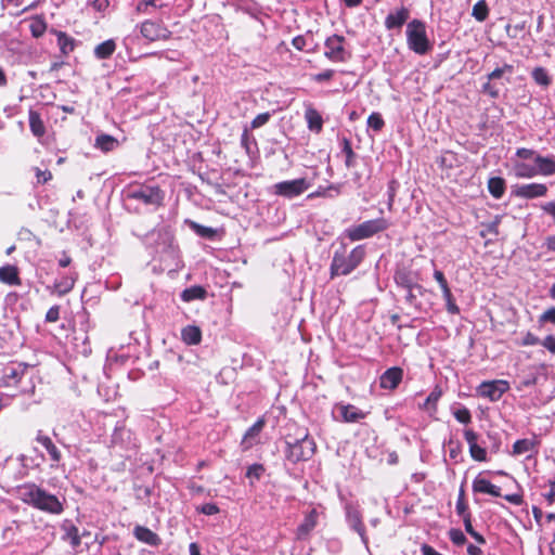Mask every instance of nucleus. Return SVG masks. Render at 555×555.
I'll return each instance as SVG.
<instances>
[{
    "label": "nucleus",
    "mask_w": 555,
    "mask_h": 555,
    "mask_svg": "<svg viewBox=\"0 0 555 555\" xmlns=\"http://www.w3.org/2000/svg\"><path fill=\"white\" fill-rule=\"evenodd\" d=\"M36 177L38 183H47L49 180H51L52 175L49 170L37 169Z\"/></svg>",
    "instance_id": "obj_57"
},
{
    "label": "nucleus",
    "mask_w": 555,
    "mask_h": 555,
    "mask_svg": "<svg viewBox=\"0 0 555 555\" xmlns=\"http://www.w3.org/2000/svg\"><path fill=\"white\" fill-rule=\"evenodd\" d=\"M406 42L416 54L424 55L429 52L431 44L427 38L425 24L420 20H413L406 27Z\"/></svg>",
    "instance_id": "obj_4"
},
{
    "label": "nucleus",
    "mask_w": 555,
    "mask_h": 555,
    "mask_svg": "<svg viewBox=\"0 0 555 555\" xmlns=\"http://www.w3.org/2000/svg\"><path fill=\"white\" fill-rule=\"evenodd\" d=\"M514 72L513 65L504 64L502 67H498L487 75V79L489 80H498L501 79L505 74L512 75Z\"/></svg>",
    "instance_id": "obj_39"
},
{
    "label": "nucleus",
    "mask_w": 555,
    "mask_h": 555,
    "mask_svg": "<svg viewBox=\"0 0 555 555\" xmlns=\"http://www.w3.org/2000/svg\"><path fill=\"white\" fill-rule=\"evenodd\" d=\"M270 118H271V113H269V112L261 113L253 119V121L250 124V128L251 129L260 128V127L264 126L270 120Z\"/></svg>",
    "instance_id": "obj_45"
},
{
    "label": "nucleus",
    "mask_w": 555,
    "mask_h": 555,
    "mask_svg": "<svg viewBox=\"0 0 555 555\" xmlns=\"http://www.w3.org/2000/svg\"><path fill=\"white\" fill-rule=\"evenodd\" d=\"M198 511L205 515H215L219 513V507L215 503L203 504Z\"/></svg>",
    "instance_id": "obj_52"
},
{
    "label": "nucleus",
    "mask_w": 555,
    "mask_h": 555,
    "mask_svg": "<svg viewBox=\"0 0 555 555\" xmlns=\"http://www.w3.org/2000/svg\"><path fill=\"white\" fill-rule=\"evenodd\" d=\"M29 29H30L31 35L35 38H39L44 34V31L47 29V24L44 23V21L42 18L36 17V18L31 20V22L29 24Z\"/></svg>",
    "instance_id": "obj_37"
},
{
    "label": "nucleus",
    "mask_w": 555,
    "mask_h": 555,
    "mask_svg": "<svg viewBox=\"0 0 555 555\" xmlns=\"http://www.w3.org/2000/svg\"><path fill=\"white\" fill-rule=\"evenodd\" d=\"M133 535L137 540L151 546H158L162 543L160 538L157 533L149 529L147 527L137 525L133 528Z\"/></svg>",
    "instance_id": "obj_17"
},
{
    "label": "nucleus",
    "mask_w": 555,
    "mask_h": 555,
    "mask_svg": "<svg viewBox=\"0 0 555 555\" xmlns=\"http://www.w3.org/2000/svg\"><path fill=\"white\" fill-rule=\"evenodd\" d=\"M346 518L349 527L360 535L362 543L366 546L369 541L360 512L349 505L346 508Z\"/></svg>",
    "instance_id": "obj_14"
},
{
    "label": "nucleus",
    "mask_w": 555,
    "mask_h": 555,
    "mask_svg": "<svg viewBox=\"0 0 555 555\" xmlns=\"http://www.w3.org/2000/svg\"><path fill=\"white\" fill-rule=\"evenodd\" d=\"M535 173L541 176L555 175V156H542L538 154L534 158Z\"/></svg>",
    "instance_id": "obj_16"
},
{
    "label": "nucleus",
    "mask_w": 555,
    "mask_h": 555,
    "mask_svg": "<svg viewBox=\"0 0 555 555\" xmlns=\"http://www.w3.org/2000/svg\"><path fill=\"white\" fill-rule=\"evenodd\" d=\"M116 50V43L113 39H108L100 44H98L94 49V55L99 60L108 59L114 51Z\"/></svg>",
    "instance_id": "obj_29"
},
{
    "label": "nucleus",
    "mask_w": 555,
    "mask_h": 555,
    "mask_svg": "<svg viewBox=\"0 0 555 555\" xmlns=\"http://www.w3.org/2000/svg\"><path fill=\"white\" fill-rule=\"evenodd\" d=\"M74 286V281L70 279H65L64 281L55 284L56 289L60 294L68 293Z\"/></svg>",
    "instance_id": "obj_49"
},
{
    "label": "nucleus",
    "mask_w": 555,
    "mask_h": 555,
    "mask_svg": "<svg viewBox=\"0 0 555 555\" xmlns=\"http://www.w3.org/2000/svg\"><path fill=\"white\" fill-rule=\"evenodd\" d=\"M94 146L103 152H111L118 146V140L109 134H100L95 138Z\"/></svg>",
    "instance_id": "obj_27"
},
{
    "label": "nucleus",
    "mask_w": 555,
    "mask_h": 555,
    "mask_svg": "<svg viewBox=\"0 0 555 555\" xmlns=\"http://www.w3.org/2000/svg\"><path fill=\"white\" fill-rule=\"evenodd\" d=\"M504 499L507 502L513 503L515 505H519L522 502L521 495L516 494V493L515 494H507V495L504 496Z\"/></svg>",
    "instance_id": "obj_62"
},
{
    "label": "nucleus",
    "mask_w": 555,
    "mask_h": 555,
    "mask_svg": "<svg viewBox=\"0 0 555 555\" xmlns=\"http://www.w3.org/2000/svg\"><path fill=\"white\" fill-rule=\"evenodd\" d=\"M29 127L36 137H42L46 132L43 121L41 120L40 115L35 111L29 112Z\"/></svg>",
    "instance_id": "obj_31"
},
{
    "label": "nucleus",
    "mask_w": 555,
    "mask_h": 555,
    "mask_svg": "<svg viewBox=\"0 0 555 555\" xmlns=\"http://www.w3.org/2000/svg\"><path fill=\"white\" fill-rule=\"evenodd\" d=\"M455 420L462 424H468L472 422V414L467 408H461L453 412Z\"/></svg>",
    "instance_id": "obj_44"
},
{
    "label": "nucleus",
    "mask_w": 555,
    "mask_h": 555,
    "mask_svg": "<svg viewBox=\"0 0 555 555\" xmlns=\"http://www.w3.org/2000/svg\"><path fill=\"white\" fill-rule=\"evenodd\" d=\"M493 80H487L486 83L482 86V92L490 95L493 99H496L500 94V89L498 88L495 82H492Z\"/></svg>",
    "instance_id": "obj_46"
},
{
    "label": "nucleus",
    "mask_w": 555,
    "mask_h": 555,
    "mask_svg": "<svg viewBox=\"0 0 555 555\" xmlns=\"http://www.w3.org/2000/svg\"><path fill=\"white\" fill-rule=\"evenodd\" d=\"M513 170L515 177L520 179H531L537 176L534 166L520 160H513Z\"/></svg>",
    "instance_id": "obj_22"
},
{
    "label": "nucleus",
    "mask_w": 555,
    "mask_h": 555,
    "mask_svg": "<svg viewBox=\"0 0 555 555\" xmlns=\"http://www.w3.org/2000/svg\"><path fill=\"white\" fill-rule=\"evenodd\" d=\"M488 7L485 0L478 1L474 8L472 15L479 22H483L488 17Z\"/></svg>",
    "instance_id": "obj_38"
},
{
    "label": "nucleus",
    "mask_w": 555,
    "mask_h": 555,
    "mask_svg": "<svg viewBox=\"0 0 555 555\" xmlns=\"http://www.w3.org/2000/svg\"><path fill=\"white\" fill-rule=\"evenodd\" d=\"M390 223L385 218H377L364 221L346 230V235L353 242L372 237L373 235L387 230Z\"/></svg>",
    "instance_id": "obj_5"
},
{
    "label": "nucleus",
    "mask_w": 555,
    "mask_h": 555,
    "mask_svg": "<svg viewBox=\"0 0 555 555\" xmlns=\"http://www.w3.org/2000/svg\"><path fill=\"white\" fill-rule=\"evenodd\" d=\"M344 37L334 35L326 39L324 55L333 62H344L346 51L344 48Z\"/></svg>",
    "instance_id": "obj_11"
},
{
    "label": "nucleus",
    "mask_w": 555,
    "mask_h": 555,
    "mask_svg": "<svg viewBox=\"0 0 555 555\" xmlns=\"http://www.w3.org/2000/svg\"><path fill=\"white\" fill-rule=\"evenodd\" d=\"M0 281L9 285L20 284L17 268L14 266H4L0 268Z\"/></svg>",
    "instance_id": "obj_26"
},
{
    "label": "nucleus",
    "mask_w": 555,
    "mask_h": 555,
    "mask_svg": "<svg viewBox=\"0 0 555 555\" xmlns=\"http://www.w3.org/2000/svg\"><path fill=\"white\" fill-rule=\"evenodd\" d=\"M449 538L453 544L460 546L466 543V537L462 530L452 528L449 531Z\"/></svg>",
    "instance_id": "obj_43"
},
{
    "label": "nucleus",
    "mask_w": 555,
    "mask_h": 555,
    "mask_svg": "<svg viewBox=\"0 0 555 555\" xmlns=\"http://www.w3.org/2000/svg\"><path fill=\"white\" fill-rule=\"evenodd\" d=\"M396 185H397V182L392 180V181H390L389 186H388V208L389 209H391L392 205H393V199H395V195H396Z\"/></svg>",
    "instance_id": "obj_59"
},
{
    "label": "nucleus",
    "mask_w": 555,
    "mask_h": 555,
    "mask_svg": "<svg viewBox=\"0 0 555 555\" xmlns=\"http://www.w3.org/2000/svg\"><path fill=\"white\" fill-rule=\"evenodd\" d=\"M262 472H263L262 465L254 464V465L248 467L246 476L249 477V478L259 479L261 474H262Z\"/></svg>",
    "instance_id": "obj_50"
},
{
    "label": "nucleus",
    "mask_w": 555,
    "mask_h": 555,
    "mask_svg": "<svg viewBox=\"0 0 555 555\" xmlns=\"http://www.w3.org/2000/svg\"><path fill=\"white\" fill-rule=\"evenodd\" d=\"M17 498L25 504L41 512L60 515L64 507L59 498L34 482H26L17 487Z\"/></svg>",
    "instance_id": "obj_1"
},
{
    "label": "nucleus",
    "mask_w": 555,
    "mask_h": 555,
    "mask_svg": "<svg viewBox=\"0 0 555 555\" xmlns=\"http://www.w3.org/2000/svg\"><path fill=\"white\" fill-rule=\"evenodd\" d=\"M410 16V11L405 7H401L395 12H390L385 18V27L388 30L401 28Z\"/></svg>",
    "instance_id": "obj_15"
},
{
    "label": "nucleus",
    "mask_w": 555,
    "mask_h": 555,
    "mask_svg": "<svg viewBox=\"0 0 555 555\" xmlns=\"http://www.w3.org/2000/svg\"><path fill=\"white\" fill-rule=\"evenodd\" d=\"M547 190L548 189H547L546 184L533 182V183L517 185L513 190V194L519 198L533 199V198H539V197L545 196L547 193Z\"/></svg>",
    "instance_id": "obj_12"
},
{
    "label": "nucleus",
    "mask_w": 555,
    "mask_h": 555,
    "mask_svg": "<svg viewBox=\"0 0 555 555\" xmlns=\"http://www.w3.org/2000/svg\"><path fill=\"white\" fill-rule=\"evenodd\" d=\"M403 372L400 367L388 369L380 376V387L384 389H395L402 379Z\"/></svg>",
    "instance_id": "obj_19"
},
{
    "label": "nucleus",
    "mask_w": 555,
    "mask_h": 555,
    "mask_svg": "<svg viewBox=\"0 0 555 555\" xmlns=\"http://www.w3.org/2000/svg\"><path fill=\"white\" fill-rule=\"evenodd\" d=\"M182 340L188 345H197L202 339V332L199 327L188 325L181 332Z\"/></svg>",
    "instance_id": "obj_24"
},
{
    "label": "nucleus",
    "mask_w": 555,
    "mask_h": 555,
    "mask_svg": "<svg viewBox=\"0 0 555 555\" xmlns=\"http://www.w3.org/2000/svg\"><path fill=\"white\" fill-rule=\"evenodd\" d=\"M535 448V442L532 439L517 440L513 446L514 455H522L532 452Z\"/></svg>",
    "instance_id": "obj_33"
},
{
    "label": "nucleus",
    "mask_w": 555,
    "mask_h": 555,
    "mask_svg": "<svg viewBox=\"0 0 555 555\" xmlns=\"http://www.w3.org/2000/svg\"><path fill=\"white\" fill-rule=\"evenodd\" d=\"M206 295H207V292L204 287H202L199 285H194L189 288H185L181 293V299L185 302H190V301H193L196 299L203 300L206 298Z\"/></svg>",
    "instance_id": "obj_25"
},
{
    "label": "nucleus",
    "mask_w": 555,
    "mask_h": 555,
    "mask_svg": "<svg viewBox=\"0 0 555 555\" xmlns=\"http://www.w3.org/2000/svg\"><path fill=\"white\" fill-rule=\"evenodd\" d=\"M341 420L346 423H356L365 417V413L352 404H339Z\"/></svg>",
    "instance_id": "obj_20"
},
{
    "label": "nucleus",
    "mask_w": 555,
    "mask_h": 555,
    "mask_svg": "<svg viewBox=\"0 0 555 555\" xmlns=\"http://www.w3.org/2000/svg\"><path fill=\"white\" fill-rule=\"evenodd\" d=\"M474 492L487 493L493 496H501V488L491 483L488 479L476 477L473 481Z\"/></svg>",
    "instance_id": "obj_21"
},
{
    "label": "nucleus",
    "mask_w": 555,
    "mask_h": 555,
    "mask_svg": "<svg viewBox=\"0 0 555 555\" xmlns=\"http://www.w3.org/2000/svg\"><path fill=\"white\" fill-rule=\"evenodd\" d=\"M467 553L468 555H481L482 554V551L480 547L474 545V544H469L467 546Z\"/></svg>",
    "instance_id": "obj_64"
},
{
    "label": "nucleus",
    "mask_w": 555,
    "mask_h": 555,
    "mask_svg": "<svg viewBox=\"0 0 555 555\" xmlns=\"http://www.w3.org/2000/svg\"><path fill=\"white\" fill-rule=\"evenodd\" d=\"M469 454L473 457V460L477 462H485L487 461V451L485 448L480 447L478 443L472 444L469 448Z\"/></svg>",
    "instance_id": "obj_40"
},
{
    "label": "nucleus",
    "mask_w": 555,
    "mask_h": 555,
    "mask_svg": "<svg viewBox=\"0 0 555 555\" xmlns=\"http://www.w3.org/2000/svg\"><path fill=\"white\" fill-rule=\"evenodd\" d=\"M537 155H538V153L534 150L526 149V147L517 149L516 154H515V156L518 158L517 160H519V159H533L534 160Z\"/></svg>",
    "instance_id": "obj_48"
},
{
    "label": "nucleus",
    "mask_w": 555,
    "mask_h": 555,
    "mask_svg": "<svg viewBox=\"0 0 555 555\" xmlns=\"http://www.w3.org/2000/svg\"><path fill=\"white\" fill-rule=\"evenodd\" d=\"M36 441L44 448L49 455L50 460V467L52 469H57L63 466L62 464V453L60 449L56 447V444L52 441V439L42 434V431H38L36 436Z\"/></svg>",
    "instance_id": "obj_10"
},
{
    "label": "nucleus",
    "mask_w": 555,
    "mask_h": 555,
    "mask_svg": "<svg viewBox=\"0 0 555 555\" xmlns=\"http://www.w3.org/2000/svg\"><path fill=\"white\" fill-rule=\"evenodd\" d=\"M55 35L57 38V44L60 47V50L64 55H67L74 51L75 39L73 37H69L63 31H55Z\"/></svg>",
    "instance_id": "obj_30"
},
{
    "label": "nucleus",
    "mask_w": 555,
    "mask_h": 555,
    "mask_svg": "<svg viewBox=\"0 0 555 555\" xmlns=\"http://www.w3.org/2000/svg\"><path fill=\"white\" fill-rule=\"evenodd\" d=\"M441 396L440 391H431L426 399V404L436 403Z\"/></svg>",
    "instance_id": "obj_63"
},
{
    "label": "nucleus",
    "mask_w": 555,
    "mask_h": 555,
    "mask_svg": "<svg viewBox=\"0 0 555 555\" xmlns=\"http://www.w3.org/2000/svg\"><path fill=\"white\" fill-rule=\"evenodd\" d=\"M62 528L65 531L63 540L67 541L72 547L76 550L81 543V538L77 527L73 524L65 522Z\"/></svg>",
    "instance_id": "obj_23"
},
{
    "label": "nucleus",
    "mask_w": 555,
    "mask_h": 555,
    "mask_svg": "<svg viewBox=\"0 0 555 555\" xmlns=\"http://www.w3.org/2000/svg\"><path fill=\"white\" fill-rule=\"evenodd\" d=\"M305 117L308 122V128L311 131L319 133L322 130L323 119L318 111L314 108H308Z\"/></svg>",
    "instance_id": "obj_28"
},
{
    "label": "nucleus",
    "mask_w": 555,
    "mask_h": 555,
    "mask_svg": "<svg viewBox=\"0 0 555 555\" xmlns=\"http://www.w3.org/2000/svg\"><path fill=\"white\" fill-rule=\"evenodd\" d=\"M341 152L346 155L345 165L347 168H351L354 165L356 154L352 151L351 143L347 138L341 140Z\"/></svg>",
    "instance_id": "obj_35"
},
{
    "label": "nucleus",
    "mask_w": 555,
    "mask_h": 555,
    "mask_svg": "<svg viewBox=\"0 0 555 555\" xmlns=\"http://www.w3.org/2000/svg\"><path fill=\"white\" fill-rule=\"evenodd\" d=\"M286 459L293 463L309 460L315 451V443L313 439L309 438L308 434L294 441H286Z\"/></svg>",
    "instance_id": "obj_6"
},
{
    "label": "nucleus",
    "mask_w": 555,
    "mask_h": 555,
    "mask_svg": "<svg viewBox=\"0 0 555 555\" xmlns=\"http://www.w3.org/2000/svg\"><path fill=\"white\" fill-rule=\"evenodd\" d=\"M59 319H60L59 306L51 307L46 314V321L47 322H56Z\"/></svg>",
    "instance_id": "obj_53"
},
{
    "label": "nucleus",
    "mask_w": 555,
    "mask_h": 555,
    "mask_svg": "<svg viewBox=\"0 0 555 555\" xmlns=\"http://www.w3.org/2000/svg\"><path fill=\"white\" fill-rule=\"evenodd\" d=\"M488 190L494 198H501L505 191V181L500 177H493L488 181Z\"/></svg>",
    "instance_id": "obj_32"
},
{
    "label": "nucleus",
    "mask_w": 555,
    "mask_h": 555,
    "mask_svg": "<svg viewBox=\"0 0 555 555\" xmlns=\"http://www.w3.org/2000/svg\"><path fill=\"white\" fill-rule=\"evenodd\" d=\"M434 278L438 282V284H439L441 289H444L446 287H449L447 279H446V276H444L442 271L436 270L434 272Z\"/></svg>",
    "instance_id": "obj_58"
},
{
    "label": "nucleus",
    "mask_w": 555,
    "mask_h": 555,
    "mask_svg": "<svg viewBox=\"0 0 555 555\" xmlns=\"http://www.w3.org/2000/svg\"><path fill=\"white\" fill-rule=\"evenodd\" d=\"M464 438L466 442L468 443V447L470 448L472 444H476L478 440V435L473 429H465L464 430Z\"/></svg>",
    "instance_id": "obj_56"
},
{
    "label": "nucleus",
    "mask_w": 555,
    "mask_h": 555,
    "mask_svg": "<svg viewBox=\"0 0 555 555\" xmlns=\"http://www.w3.org/2000/svg\"><path fill=\"white\" fill-rule=\"evenodd\" d=\"M385 122L378 113H372L367 118V126L375 131H380Z\"/></svg>",
    "instance_id": "obj_42"
},
{
    "label": "nucleus",
    "mask_w": 555,
    "mask_h": 555,
    "mask_svg": "<svg viewBox=\"0 0 555 555\" xmlns=\"http://www.w3.org/2000/svg\"><path fill=\"white\" fill-rule=\"evenodd\" d=\"M531 76L533 80L542 87H548L551 85V78L546 69L543 67H535L532 70Z\"/></svg>",
    "instance_id": "obj_34"
},
{
    "label": "nucleus",
    "mask_w": 555,
    "mask_h": 555,
    "mask_svg": "<svg viewBox=\"0 0 555 555\" xmlns=\"http://www.w3.org/2000/svg\"><path fill=\"white\" fill-rule=\"evenodd\" d=\"M544 498L550 504L555 502V480L550 481V490L544 494Z\"/></svg>",
    "instance_id": "obj_61"
},
{
    "label": "nucleus",
    "mask_w": 555,
    "mask_h": 555,
    "mask_svg": "<svg viewBox=\"0 0 555 555\" xmlns=\"http://www.w3.org/2000/svg\"><path fill=\"white\" fill-rule=\"evenodd\" d=\"M128 198L139 201L145 205L159 206L163 194L158 186L141 185L128 192Z\"/></svg>",
    "instance_id": "obj_8"
},
{
    "label": "nucleus",
    "mask_w": 555,
    "mask_h": 555,
    "mask_svg": "<svg viewBox=\"0 0 555 555\" xmlns=\"http://www.w3.org/2000/svg\"><path fill=\"white\" fill-rule=\"evenodd\" d=\"M309 188L310 183L305 178H299L275 183L273 185V192L286 198H294L301 195Z\"/></svg>",
    "instance_id": "obj_7"
},
{
    "label": "nucleus",
    "mask_w": 555,
    "mask_h": 555,
    "mask_svg": "<svg viewBox=\"0 0 555 555\" xmlns=\"http://www.w3.org/2000/svg\"><path fill=\"white\" fill-rule=\"evenodd\" d=\"M542 346L550 352L555 353V337L553 335L546 336L542 341Z\"/></svg>",
    "instance_id": "obj_60"
},
{
    "label": "nucleus",
    "mask_w": 555,
    "mask_h": 555,
    "mask_svg": "<svg viewBox=\"0 0 555 555\" xmlns=\"http://www.w3.org/2000/svg\"><path fill=\"white\" fill-rule=\"evenodd\" d=\"M319 513L315 508L311 509L305 517L304 521L297 528V539L305 540L318 524Z\"/></svg>",
    "instance_id": "obj_18"
},
{
    "label": "nucleus",
    "mask_w": 555,
    "mask_h": 555,
    "mask_svg": "<svg viewBox=\"0 0 555 555\" xmlns=\"http://www.w3.org/2000/svg\"><path fill=\"white\" fill-rule=\"evenodd\" d=\"M193 229L195 230V232L198 235H201L203 237H206V238H211L216 234V230L215 229L209 228V227H204V225H201V224H197V223H193Z\"/></svg>",
    "instance_id": "obj_47"
},
{
    "label": "nucleus",
    "mask_w": 555,
    "mask_h": 555,
    "mask_svg": "<svg viewBox=\"0 0 555 555\" xmlns=\"http://www.w3.org/2000/svg\"><path fill=\"white\" fill-rule=\"evenodd\" d=\"M364 254L362 246H357L349 253L345 247L337 249L334 253L331 263V276L334 278L351 273L361 263Z\"/></svg>",
    "instance_id": "obj_3"
},
{
    "label": "nucleus",
    "mask_w": 555,
    "mask_h": 555,
    "mask_svg": "<svg viewBox=\"0 0 555 555\" xmlns=\"http://www.w3.org/2000/svg\"><path fill=\"white\" fill-rule=\"evenodd\" d=\"M334 73L335 72L333 69H326L322 73L313 75L312 78L314 81L322 82L325 80H330L334 76Z\"/></svg>",
    "instance_id": "obj_55"
},
{
    "label": "nucleus",
    "mask_w": 555,
    "mask_h": 555,
    "mask_svg": "<svg viewBox=\"0 0 555 555\" xmlns=\"http://www.w3.org/2000/svg\"><path fill=\"white\" fill-rule=\"evenodd\" d=\"M141 34L150 41L165 40L170 37V31L160 23L145 21L141 24Z\"/></svg>",
    "instance_id": "obj_13"
},
{
    "label": "nucleus",
    "mask_w": 555,
    "mask_h": 555,
    "mask_svg": "<svg viewBox=\"0 0 555 555\" xmlns=\"http://www.w3.org/2000/svg\"><path fill=\"white\" fill-rule=\"evenodd\" d=\"M508 390L509 384L504 379L482 382L477 388L478 395L489 399L491 402L499 401Z\"/></svg>",
    "instance_id": "obj_9"
},
{
    "label": "nucleus",
    "mask_w": 555,
    "mask_h": 555,
    "mask_svg": "<svg viewBox=\"0 0 555 555\" xmlns=\"http://www.w3.org/2000/svg\"><path fill=\"white\" fill-rule=\"evenodd\" d=\"M455 509H456V513L463 518L465 517V515H470L468 512H467V505L463 499V493L461 492L460 494V498L456 502V506H455Z\"/></svg>",
    "instance_id": "obj_51"
},
{
    "label": "nucleus",
    "mask_w": 555,
    "mask_h": 555,
    "mask_svg": "<svg viewBox=\"0 0 555 555\" xmlns=\"http://www.w3.org/2000/svg\"><path fill=\"white\" fill-rule=\"evenodd\" d=\"M441 291H442V296L446 300L447 311L451 314H457L460 312V309L454 301V298H453L450 287H446L444 289H441Z\"/></svg>",
    "instance_id": "obj_36"
},
{
    "label": "nucleus",
    "mask_w": 555,
    "mask_h": 555,
    "mask_svg": "<svg viewBox=\"0 0 555 555\" xmlns=\"http://www.w3.org/2000/svg\"><path fill=\"white\" fill-rule=\"evenodd\" d=\"M540 322L544 323V322H551V323H554L555 324V307L553 308H550L547 310H545L541 315H540Z\"/></svg>",
    "instance_id": "obj_54"
},
{
    "label": "nucleus",
    "mask_w": 555,
    "mask_h": 555,
    "mask_svg": "<svg viewBox=\"0 0 555 555\" xmlns=\"http://www.w3.org/2000/svg\"><path fill=\"white\" fill-rule=\"evenodd\" d=\"M264 421L258 420L245 434L244 436V442H247L251 440L254 437H256L263 428Z\"/></svg>",
    "instance_id": "obj_41"
},
{
    "label": "nucleus",
    "mask_w": 555,
    "mask_h": 555,
    "mask_svg": "<svg viewBox=\"0 0 555 555\" xmlns=\"http://www.w3.org/2000/svg\"><path fill=\"white\" fill-rule=\"evenodd\" d=\"M0 386L7 389L3 393L11 397L34 392L35 386L28 372V365L16 363L5 367Z\"/></svg>",
    "instance_id": "obj_2"
}]
</instances>
